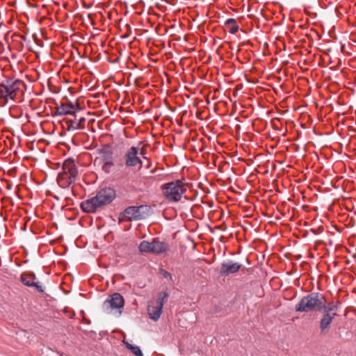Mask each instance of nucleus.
Masks as SVG:
<instances>
[{"mask_svg": "<svg viewBox=\"0 0 356 356\" xmlns=\"http://www.w3.org/2000/svg\"><path fill=\"white\" fill-rule=\"evenodd\" d=\"M323 309H324L323 295L318 292H312L303 296L295 306L296 312H321Z\"/></svg>", "mask_w": 356, "mask_h": 356, "instance_id": "obj_1", "label": "nucleus"}, {"mask_svg": "<svg viewBox=\"0 0 356 356\" xmlns=\"http://www.w3.org/2000/svg\"><path fill=\"white\" fill-rule=\"evenodd\" d=\"M163 196L170 202H179L186 188L180 180L172 181L161 186Z\"/></svg>", "mask_w": 356, "mask_h": 356, "instance_id": "obj_2", "label": "nucleus"}, {"mask_svg": "<svg viewBox=\"0 0 356 356\" xmlns=\"http://www.w3.org/2000/svg\"><path fill=\"white\" fill-rule=\"evenodd\" d=\"M64 173H59L58 184L63 188H68L74 181L77 175V169L74 161L72 159H67L63 165Z\"/></svg>", "mask_w": 356, "mask_h": 356, "instance_id": "obj_3", "label": "nucleus"}, {"mask_svg": "<svg viewBox=\"0 0 356 356\" xmlns=\"http://www.w3.org/2000/svg\"><path fill=\"white\" fill-rule=\"evenodd\" d=\"M151 213L149 205L142 204L127 207L122 215L127 221L131 222L145 219L150 216Z\"/></svg>", "mask_w": 356, "mask_h": 356, "instance_id": "obj_4", "label": "nucleus"}, {"mask_svg": "<svg viewBox=\"0 0 356 356\" xmlns=\"http://www.w3.org/2000/svg\"><path fill=\"white\" fill-rule=\"evenodd\" d=\"M124 306L123 296L119 293L109 296L104 302L102 309L107 314H118L120 315Z\"/></svg>", "mask_w": 356, "mask_h": 356, "instance_id": "obj_5", "label": "nucleus"}, {"mask_svg": "<svg viewBox=\"0 0 356 356\" xmlns=\"http://www.w3.org/2000/svg\"><path fill=\"white\" fill-rule=\"evenodd\" d=\"M168 249V245L159 241L158 238H153L151 242L143 241L140 242L138 250L141 252L154 253L159 254L165 252Z\"/></svg>", "mask_w": 356, "mask_h": 356, "instance_id": "obj_6", "label": "nucleus"}, {"mask_svg": "<svg viewBox=\"0 0 356 356\" xmlns=\"http://www.w3.org/2000/svg\"><path fill=\"white\" fill-rule=\"evenodd\" d=\"M56 105V112L53 116H61L66 115H75L77 111H80L81 108L79 105L75 106L72 102H62L59 106L55 99H52Z\"/></svg>", "mask_w": 356, "mask_h": 356, "instance_id": "obj_7", "label": "nucleus"}, {"mask_svg": "<svg viewBox=\"0 0 356 356\" xmlns=\"http://www.w3.org/2000/svg\"><path fill=\"white\" fill-rule=\"evenodd\" d=\"M139 147L132 146L125 153V165L127 167H135L140 165V168L143 166V161L138 156Z\"/></svg>", "mask_w": 356, "mask_h": 356, "instance_id": "obj_8", "label": "nucleus"}, {"mask_svg": "<svg viewBox=\"0 0 356 356\" xmlns=\"http://www.w3.org/2000/svg\"><path fill=\"white\" fill-rule=\"evenodd\" d=\"M242 267V264L234 262L231 259L224 260L221 264L220 274L222 277H227L229 275L237 273Z\"/></svg>", "mask_w": 356, "mask_h": 356, "instance_id": "obj_9", "label": "nucleus"}, {"mask_svg": "<svg viewBox=\"0 0 356 356\" xmlns=\"http://www.w3.org/2000/svg\"><path fill=\"white\" fill-rule=\"evenodd\" d=\"M101 206L110 204L115 198V191L112 188H104L95 195Z\"/></svg>", "mask_w": 356, "mask_h": 356, "instance_id": "obj_10", "label": "nucleus"}, {"mask_svg": "<svg viewBox=\"0 0 356 356\" xmlns=\"http://www.w3.org/2000/svg\"><path fill=\"white\" fill-rule=\"evenodd\" d=\"M323 315L320 320V330L322 334L328 332L331 323L334 317L337 315V313H330L329 311H322Z\"/></svg>", "mask_w": 356, "mask_h": 356, "instance_id": "obj_11", "label": "nucleus"}, {"mask_svg": "<svg viewBox=\"0 0 356 356\" xmlns=\"http://www.w3.org/2000/svg\"><path fill=\"white\" fill-rule=\"evenodd\" d=\"M36 280L35 275L32 273H22L21 275V282L26 286H34L36 288L38 291L39 292H43L44 288L38 282H35L34 280Z\"/></svg>", "mask_w": 356, "mask_h": 356, "instance_id": "obj_12", "label": "nucleus"}, {"mask_svg": "<svg viewBox=\"0 0 356 356\" xmlns=\"http://www.w3.org/2000/svg\"><path fill=\"white\" fill-rule=\"evenodd\" d=\"M163 307V303L162 301H156L155 303L148 305L147 312L149 318L156 321L159 319Z\"/></svg>", "mask_w": 356, "mask_h": 356, "instance_id": "obj_13", "label": "nucleus"}, {"mask_svg": "<svg viewBox=\"0 0 356 356\" xmlns=\"http://www.w3.org/2000/svg\"><path fill=\"white\" fill-rule=\"evenodd\" d=\"M97 151L99 156L96 158L95 161H99V163L113 160V151L110 145H104Z\"/></svg>", "mask_w": 356, "mask_h": 356, "instance_id": "obj_14", "label": "nucleus"}, {"mask_svg": "<svg viewBox=\"0 0 356 356\" xmlns=\"http://www.w3.org/2000/svg\"><path fill=\"white\" fill-rule=\"evenodd\" d=\"M98 200L96 196L86 200L81 203V209L83 211L86 213H95L97 208L102 207L98 202Z\"/></svg>", "mask_w": 356, "mask_h": 356, "instance_id": "obj_15", "label": "nucleus"}, {"mask_svg": "<svg viewBox=\"0 0 356 356\" xmlns=\"http://www.w3.org/2000/svg\"><path fill=\"white\" fill-rule=\"evenodd\" d=\"M17 90H0V106H4L10 101H15Z\"/></svg>", "mask_w": 356, "mask_h": 356, "instance_id": "obj_16", "label": "nucleus"}, {"mask_svg": "<svg viewBox=\"0 0 356 356\" xmlns=\"http://www.w3.org/2000/svg\"><path fill=\"white\" fill-rule=\"evenodd\" d=\"M74 119H67L66 123L67 124V130L68 131H76L79 129H83L84 125L79 124V122H77L76 115H74Z\"/></svg>", "mask_w": 356, "mask_h": 356, "instance_id": "obj_17", "label": "nucleus"}, {"mask_svg": "<svg viewBox=\"0 0 356 356\" xmlns=\"http://www.w3.org/2000/svg\"><path fill=\"white\" fill-rule=\"evenodd\" d=\"M8 86H5L4 89H21L22 88H26V86L24 81L19 79H16L15 81L9 80L7 81Z\"/></svg>", "mask_w": 356, "mask_h": 356, "instance_id": "obj_18", "label": "nucleus"}, {"mask_svg": "<svg viewBox=\"0 0 356 356\" xmlns=\"http://www.w3.org/2000/svg\"><path fill=\"white\" fill-rule=\"evenodd\" d=\"M225 24L230 26L229 32L232 34L236 33L239 29L236 19L234 18L227 19L225 21Z\"/></svg>", "mask_w": 356, "mask_h": 356, "instance_id": "obj_19", "label": "nucleus"}, {"mask_svg": "<svg viewBox=\"0 0 356 356\" xmlns=\"http://www.w3.org/2000/svg\"><path fill=\"white\" fill-rule=\"evenodd\" d=\"M323 305H324V309H323L322 311H329L330 313H337V305H335L333 302H329L327 305L326 299L324 296H323Z\"/></svg>", "mask_w": 356, "mask_h": 356, "instance_id": "obj_20", "label": "nucleus"}, {"mask_svg": "<svg viewBox=\"0 0 356 356\" xmlns=\"http://www.w3.org/2000/svg\"><path fill=\"white\" fill-rule=\"evenodd\" d=\"M102 164V170L106 174H109L112 171V168L114 166V162L113 161L100 163Z\"/></svg>", "mask_w": 356, "mask_h": 356, "instance_id": "obj_21", "label": "nucleus"}, {"mask_svg": "<svg viewBox=\"0 0 356 356\" xmlns=\"http://www.w3.org/2000/svg\"><path fill=\"white\" fill-rule=\"evenodd\" d=\"M131 353L136 356H143V353L138 346H134V347L131 350Z\"/></svg>", "mask_w": 356, "mask_h": 356, "instance_id": "obj_22", "label": "nucleus"}, {"mask_svg": "<svg viewBox=\"0 0 356 356\" xmlns=\"http://www.w3.org/2000/svg\"><path fill=\"white\" fill-rule=\"evenodd\" d=\"M160 274L163 276L164 278H170V280L173 282L172 276V275L168 273L167 270L164 269H160Z\"/></svg>", "mask_w": 356, "mask_h": 356, "instance_id": "obj_23", "label": "nucleus"}, {"mask_svg": "<svg viewBox=\"0 0 356 356\" xmlns=\"http://www.w3.org/2000/svg\"><path fill=\"white\" fill-rule=\"evenodd\" d=\"M168 293L167 291H163L159 293L158 300L156 301H162L164 304L165 300L168 297Z\"/></svg>", "mask_w": 356, "mask_h": 356, "instance_id": "obj_24", "label": "nucleus"}, {"mask_svg": "<svg viewBox=\"0 0 356 356\" xmlns=\"http://www.w3.org/2000/svg\"><path fill=\"white\" fill-rule=\"evenodd\" d=\"M124 345H125L126 348H127V349H129V350H131V348H132L134 347V345H133V344L129 343V342H127V341H124Z\"/></svg>", "mask_w": 356, "mask_h": 356, "instance_id": "obj_25", "label": "nucleus"}, {"mask_svg": "<svg viewBox=\"0 0 356 356\" xmlns=\"http://www.w3.org/2000/svg\"><path fill=\"white\" fill-rule=\"evenodd\" d=\"M124 345H125L126 348H127V349H129V350H131V348H132L134 347V345H133V344L129 343V342H127V341H124Z\"/></svg>", "mask_w": 356, "mask_h": 356, "instance_id": "obj_26", "label": "nucleus"}, {"mask_svg": "<svg viewBox=\"0 0 356 356\" xmlns=\"http://www.w3.org/2000/svg\"><path fill=\"white\" fill-rule=\"evenodd\" d=\"M86 121V118L84 117H80L79 120H77V122H79V124L83 125L84 122Z\"/></svg>", "mask_w": 356, "mask_h": 356, "instance_id": "obj_27", "label": "nucleus"}, {"mask_svg": "<svg viewBox=\"0 0 356 356\" xmlns=\"http://www.w3.org/2000/svg\"><path fill=\"white\" fill-rule=\"evenodd\" d=\"M139 154H140L144 159H145V149H139Z\"/></svg>", "mask_w": 356, "mask_h": 356, "instance_id": "obj_28", "label": "nucleus"}, {"mask_svg": "<svg viewBox=\"0 0 356 356\" xmlns=\"http://www.w3.org/2000/svg\"><path fill=\"white\" fill-rule=\"evenodd\" d=\"M229 101H230L231 102H233L234 104L236 103V99H232V98H231V97L229 98Z\"/></svg>", "mask_w": 356, "mask_h": 356, "instance_id": "obj_29", "label": "nucleus"}, {"mask_svg": "<svg viewBox=\"0 0 356 356\" xmlns=\"http://www.w3.org/2000/svg\"><path fill=\"white\" fill-rule=\"evenodd\" d=\"M237 91H238V90H234V97H236V95H236V92H237Z\"/></svg>", "mask_w": 356, "mask_h": 356, "instance_id": "obj_30", "label": "nucleus"}, {"mask_svg": "<svg viewBox=\"0 0 356 356\" xmlns=\"http://www.w3.org/2000/svg\"><path fill=\"white\" fill-rule=\"evenodd\" d=\"M206 101H207V104H210L211 103L210 100L209 99V97L207 98Z\"/></svg>", "mask_w": 356, "mask_h": 356, "instance_id": "obj_31", "label": "nucleus"}, {"mask_svg": "<svg viewBox=\"0 0 356 356\" xmlns=\"http://www.w3.org/2000/svg\"><path fill=\"white\" fill-rule=\"evenodd\" d=\"M42 92L36 93V95H40Z\"/></svg>", "mask_w": 356, "mask_h": 356, "instance_id": "obj_32", "label": "nucleus"}, {"mask_svg": "<svg viewBox=\"0 0 356 356\" xmlns=\"http://www.w3.org/2000/svg\"><path fill=\"white\" fill-rule=\"evenodd\" d=\"M124 92L127 95H128L127 90H124Z\"/></svg>", "mask_w": 356, "mask_h": 356, "instance_id": "obj_33", "label": "nucleus"}, {"mask_svg": "<svg viewBox=\"0 0 356 356\" xmlns=\"http://www.w3.org/2000/svg\"><path fill=\"white\" fill-rule=\"evenodd\" d=\"M216 91H217L216 90H213V93H215Z\"/></svg>", "mask_w": 356, "mask_h": 356, "instance_id": "obj_34", "label": "nucleus"}, {"mask_svg": "<svg viewBox=\"0 0 356 356\" xmlns=\"http://www.w3.org/2000/svg\"><path fill=\"white\" fill-rule=\"evenodd\" d=\"M56 92H60V90H55Z\"/></svg>", "mask_w": 356, "mask_h": 356, "instance_id": "obj_35", "label": "nucleus"}]
</instances>
